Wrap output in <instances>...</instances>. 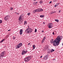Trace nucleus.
I'll return each mask as SVG.
<instances>
[{
    "mask_svg": "<svg viewBox=\"0 0 63 63\" xmlns=\"http://www.w3.org/2000/svg\"><path fill=\"white\" fill-rule=\"evenodd\" d=\"M42 57H43V56H41L40 58H42Z\"/></svg>",
    "mask_w": 63,
    "mask_h": 63,
    "instance_id": "38",
    "label": "nucleus"
},
{
    "mask_svg": "<svg viewBox=\"0 0 63 63\" xmlns=\"http://www.w3.org/2000/svg\"><path fill=\"white\" fill-rule=\"evenodd\" d=\"M3 56H2L0 55V59H3Z\"/></svg>",
    "mask_w": 63,
    "mask_h": 63,
    "instance_id": "15",
    "label": "nucleus"
},
{
    "mask_svg": "<svg viewBox=\"0 0 63 63\" xmlns=\"http://www.w3.org/2000/svg\"><path fill=\"white\" fill-rule=\"evenodd\" d=\"M40 17H44V15H41L40 16Z\"/></svg>",
    "mask_w": 63,
    "mask_h": 63,
    "instance_id": "22",
    "label": "nucleus"
},
{
    "mask_svg": "<svg viewBox=\"0 0 63 63\" xmlns=\"http://www.w3.org/2000/svg\"><path fill=\"white\" fill-rule=\"evenodd\" d=\"M54 51V50L52 49H51V52H53Z\"/></svg>",
    "mask_w": 63,
    "mask_h": 63,
    "instance_id": "18",
    "label": "nucleus"
},
{
    "mask_svg": "<svg viewBox=\"0 0 63 63\" xmlns=\"http://www.w3.org/2000/svg\"><path fill=\"white\" fill-rule=\"evenodd\" d=\"M58 3H57L56 5H55L54 6V7H57V6H58Z\"/></svg>",
    "mask_w": 63,
    "mask_h": 63,
    "instance_id": "19",
    "label": "nucleus"
},
{
    "mask_svg": "<svg viewBox=\"0 0 63 63\" xmlns=\"http://www.w3.org/2000/svg\"><path fill=\"white\" fill-rule=\"evenodd\" d=\"M46 36L44 37L43 40H46Z\"/></svg>",
    "mask_w": 63,
    "mask_h": 63,
    "instance_id": "24",
    "label": "nucleus"
},
{
    "mask_svg": "<svg viewBox=\"0 0 63 63\" xmlns=\"http://www.w3.org/2000/svg\"><path fill=\"white\" fill-rule=\"evenodd\" d=\"M5 51H4L2 53H1L0 55H1V56H4V55H5Z\"/></svg>",
    "mask_w": 63,
    "mask_h": 63,
    "instance_id": "11",
    "label": "nucleus"
},
{
    "mask_svg": "<svg viewBox=\"0 0 63 63\" xmlns=\"http://www.w3.org/2000/svg\"><path fill=\"white\" fill-rule=\"evenodd\" d=\"M25 32L28 34H30L32 32V30L30 28H27L25 31Z\"/></svg>",
    "mask_w": 63,
    "mask_h": 63,
    "instance_id": "3",
    "label": "nucleus"
},
{
    "mask_svg": "<svg viewBox=\"0 0 63 63\" xmlns=\"http://www.w3.org/2000/svg\"><path fill=\"white\" fill-rule=\"evenodd\" d=\"M62 46H63V43L62 44Z\"/></svg>",
    "mask_w": 63,
    "mask_h": 63,
    "instance_id": "41",
    "label": "nucleus"
},
{
    "mask_svg": "<svg viewBox=\"0 0 63 63\" xmlns=\"http://www.w3.org/2000/svg\"><path fill=\"white\" fill-rule=\"evenodd\" d=\"M11 31V30H8V31Z\"/></svg>",
    "mask_w": 63,
    "mask_h": 63,
    "instance_id": "36",
    "label": "nucleus"
},
{
    "mask_svg": "<svg viewBox=\"0 0 63 63\" xmlns=\"http://www.w3.org/2000/svg\"><path fill=\"white\" fill-rule=\"evenodd\" d=\"M13 8H10V10L12 11V10H13Z\"/></svg>",
    "mask_w": 63,
    "mask_h": 63,
    "instance_id": "27",
    "label": "nucleus"
},
{
    "mask_svg": "<svg viewBox=\"0 0 63 63\" xmlns=\"http://www.w3.org/2000/svg\"><path fill=\"white\" fill-rule=\"evenodd\" d=\"M31 59V56H30L24 59V60L25 62H28Z\"/></svg>",
    "mask_w": 63,
    "mask_h": 63,
    "instance_id": "2",
    "label": "nucleus"
},
{
    "mask_svg": "<svg viewBox=\"0 0 63 63\" xmlns=\"http://www.w3.org/2000/svg\"><path fill=\"white\" fill-rule=\"evenodd\" d=\"M4 40H5V39H3V40H2L3 41H4Z\"/></svg>",
    "mask_w": 63,
    "mask_h": 63,
    "instance_id": "39",
    "label": "nucleus"
},
{
    "mask_svg": "<svg viewBox=\"0 0 63 63\" xmlns=\"http://www.w3.org/2000/svg\"><path fill=\"white\" fill-rule=\"evenodd\" d=\"M42 41V43H44L45 41V40L43 39Z\"/></svg>",
    "mask_w": 63,
    "mask_h": 63,
    "instance_id": "29",
    "label": "nucleus"
},
{
    "mask_svg": "<svg viewBox=\"0 0 63 63\" xmlns=\"http://www.w3.org/2000/svg\"><path fill=\"white\" fill-rule=\"evenodd\" d=\"M3 42V41L2 40L1 42H0V43H2V42Z\"/></svg>",
    "mask_w": 63,
    "mask_h": 63,
    "instance_id": "34",
    "label": "nucleus"
},
{
    "mask_svg": "<svg viewBox=\"0 0 63 63\" xmlns=\"http://www.w3.org/2000/svg\"><path fill=\"white\" fill-rule=\"evenodd\" d=\"M22 32H23V31H22V30H20V32H19V33L21 35L22 34Z\"/></svg>",
    "mask_w": 63,
    "mask_h": 63,
    "instance_id": "12",
    "label": "nucleus"
},
{
    "mask_svg": "<svg viewBox=\"0 0 63 63\" xmlns=\"http://www.w3.org/2000/svg\"><path fill=\"white\" fill-rule=\"evenodd\" d=\"M35 32H37V29H35Z\"/></svg>",
    "mask_w": 63,
    "mask_h": 63,
    "instance_id": "28",
    "label": "nucleus"
},
{
    "mask_svg": "<svg viewBox=\"0 0 63 63\" xmlns=\"http://www.w3.org/2000/svg\"><path fill=\"white\" fill-rule=\"evenodd\" d=\"M55 60V59H54L53 60Z\"/></svg>",
    "mask_w": 63,
    "mask_h": 63,
    "instance_id": "43",
    "label": "nucleus"
},
{
    "mask_svg": "<svg viewBox=\"0 0 63 63\" xmlns=\"http://www.w3.org/2000/svg\"><path fill=\"white\" fill-rule=\"evenodd\" d=\"M60 36H58L57 38L56 39H55L53 41V39H52L51 41V44H52L53 43V45L55 47L58 46L59 45V43L60 42V40L62 39V38H60Z\"/></svg>",
    "mask_w": 63,
    "mask_h": 63,
    "instance_id": "1",
    "label": "nucleus"
},
{
    "mask_svg": "<svg viewBox=\"0 0 63 63\" xmlns=\"http://www.w3.org/2000/svg\"><path fill=\"white\" fill-rule=\"evenodd\" d=\"M34 1H36V0H34Z\"/></svg>",
    "mask_w": 63,
    "mask_h": 63,
    "instance_id": "44",
    "label": "nucleus"
},
{
    "mask_svg": "<svg viewBox=\"0 0 63 63\" xmlns=\"http://www.w3.org/2000/svg\"><path fill=\"white\" fill-rule=\"evenodd\" d=\"M53 35H54V32H53Z\"/></svg>",
    "mask_w": 63,
    "mask_h": 63,
    "instance_id": "37",
    "label": "nucleus"
},
{
    "mask_svg": "<svg viewBox=\"0 0 63 63\" xmlns=\"http://www.w3.org/2000/svg\"><path fill=\"white\" fill-rule=\"evenodd\" d=\"M16 14H17V13L16 12Z\"/></svg>",
    "mask_w": 63,
    "mask_h": 63,
    "instance_id": "46",
    "label": "nucleus"
},
{
    "mask_svg": "<svg viewBox=\"0 0 63 63\" xmlns=\"http://www.w3.org/2000/svg\"><path fill=\"white\" fill-rule=\"evenodd\" d=\"M47 25L49 28H51L53 27V24L52 23H49Z\"/></svg>",
    "mask_w": 63,
    "mask_h": 63,
    "instance_id": "6",
    "label": "nucleus"
},
{
    "mask_svg": "<svg viewBox=\"0 0 63 63\" xmlns=\"http://www.w3.org/2000/svg\"><path fill=\"white\" fill-rule=\"evenodd\" d=\"M9 16H10L9 15H8L5 17L4 18V19L6 21H7V20H8L9 19Z\"/></svg>",
    "mask_w": 63,
    "mask_h": 63,
    "instance_id": "9",
    "label": "nucleus"
},
{
    "mask_svg": "<svg viewBox=\"0 0 63 63\" xmlns=\"http://www.w3.org/2000/svg\"><path fill=\"white\" fill-rule=\"evenodd\" d=\"M2 23V20H0V23Z\"/></svg>",
    "mask_w": 63,
    "mask_h": 63,
    "instance_id": "25",
    "label": "nucleus"
},
{
    "mask_svg": "<svg viewBox=\"0 0 63 63\" xmlns=\"http://www.w3.org/2000/svg\"><path fill=\"white\" fill-rule=\"evenodd\" d=\"M36 12H39V9H38L35 10H33V13H35Z\"/></svg>",
    "mask_w": 63,
    "mask_h": 63,
    "instance_id": "10",
    "label": "nucleus"
},
{
    "mask_svg": "<svg viewBox=\"0 0 63 63\" xmlns=\"http://www.w3.org/2000/svg\"><path fill=\"white\" fill-rule=\"evenodd\" d=\"M30 45V43H29L28 44V45Z\"/></svg>",
    "mask_w": 63,
    "mask_h": 63,
    "instance_id": "33",
    "label": "nucleus"
},
{
    "mask_svg": "<svg viewBox=\"0 0 63 63\" xmlns=\"http://www.w3.org/2000/svg\"><path fill=\"white\" fill-rule=\"evenodd\" d=\"M13 39V40H15V39H16V37H14Z\"/></svg>",
    "mask_w": 63,
    "mask_h": 63,
    "instance_id": "30",
    "label": "nucleus"
},
{
    "mask_svg": "<svg viewBox=\"0 0 63 63\" xmlns=\"http://www.w3.org/2000/svg\"><path fill=\"white\" fill-rule=\"evenodd\" d=\"M28 52V51L27 50L26 51H22L21 54L22 55H24L26 53H27V52Z\"/></svg>",
    "mask_w": 63,
    "mask_h": 63,
    "instance_id": "7",
    "label": "nucleus"
},
{
    "mask_svg": "<svg viewBox=\"0 0 63 63\" xmlns=\"http://www.w3.org/2000/svg\"><path fill=\"white\" fill-rule=\"evenodd\" d=\"M55 20L56 21H57V22H59V20L58 19H55Z\"/></svg>",
    "mask_w": 63,
    "mask_h": 63,
    "instance_id": "23",
    "label": "nucleus"
},
{
    "mask_svg": "<svg viewBox=\"0 0 63 63\" xmlns=\"http://www.w3.org/2000/svg\"><path fill=\"white\" fill-rule=\"evenodd\" d=\"M17 15H19V13H17Z\"/></svg>",
    "mask_w": 63,
    "mask_h": 63,
    "instance_id": "35",
    "label": "nucleus"
},
{
    "mask_svg": "<svg viewBox=\"0 0 63 63\" xmlns=\"http://www.w3.org/2000/svg\"><path fill=\"white\" fill-rule=\"evenodd\" d=\"M22 46V44L21 43H20L16 46V49H17V48H20Z\"/></svg>",
    "mask_w": 63,
    "mask_h": 63,
    "instance_id": "4",
    "label": "nucleus"
},
{
    "mask_svg": "<svg viewBox=\"0 0 63 63\" xmlns=\"http://www.w3.org/2000/svg\"><path fill=\"white\" fill-rule=\"evenodd\" d=\"M27 15L28 16H30V13H28Z\"/></svg>",
    "mask_w": 63,
    "mask_h": 63,
    "instance_id": "26",
    "label": "nucleus"
},
{
    "mask_svg": "<svg viewBox=\"0 0 63 63\" xmlns=\"http://www.w3.org/2000/svg\"><path fill=\"white\" fill-rule=\"evenodd\" d=\"M61 10H59V13H61Z\"/></svg>",
    "mask_w": 63,
    "mask_h": 63,
    "instance_id": "31",
    "label": "nucleus"
},
{
    "mask_svg": "<svg viewBox=\"0 0 63 63\" xmlns=\"http://www.w3.org/2000/svg\"><path fill=\"white\" fill-rule=\"evenodd\" d=\"M56 13V11H53L51 12V14H53V13Z\"/></svg>",
    "mask_w": 63,
    "mask_h": 63,
    "instance_id": "14",
    "label": "nucleus"
},
{
    "mask_svg": "<svg viewBox=\"0 0 63 63\" xmlns=\"http://www.w3.org/2000/svg\"><path fill=\"white\" fill-rule=\"evenodd\" d=\"M45 49H48V46H47L45 47Z\"/></svg>",
    "mask_w": 63,
    "mask_h": 63,
    "instance_id": "17",
    "label": "nucleus"
},
{
    "mask_svg": "<svg viewBox=\"0 0 63 63\" xmlns=\"http://www.w3.org/2000/svg\"><path fill=\"white\" fill-rule=\"evenodd\" d=\"M27 22H26V21H25L24 23V25H25V24H27Z\"/></svg>",
    "mask_w": 63,
    "mask_h": 63,
    "instance_id": "21",
    "label": "nucleus"
},
{
    "mask_svg": "<svg viewBox=\"0 0 63 63\" xmlns=\"http://www.w3.org/2000/svg\"><path fill=\"white\" fill-rule=\"evenodd\" d=\"M39 2H40V4H41L43 3V1L42 0H41L39 1Z\"/></svg>",
    "mask_w": 63,
    "mask_h": 63,
    "instance_id": "20",
    "label": "nucleus"
},
{
    "mask_svg": "<svg viewBox=\"0 0 63 63\" xmlns=\"http://www.w3.org/2000/svg\"><path fill=\"white\" fill-rule=\"evenodd\" d=\"M43 24H45V22H43Z\"/></svg>",
    "mask_w": 63,
    "mask_h": 63,
    "instance_id": "42",
    "label": "nucleus"
},
{
    "mask_svg": "<svg viewBox=\"0 0 63 63\" xmlns=\"http://www.w3.org/2000/svg\"><path fill=\"white\" fill-rule=\"evenodd\" d=\"M32 47H33V48L32 49L33 50L34 49H35V46L34 45H33V46Z\"/></svg>",
    "mask_w": 63,
    "mask_h": 63,
    "instance_id": "16",
    "label": "nucleus"
},
{
    "mask_svg": "<svg viewBox=\"0 0 63 63\" xmlns=\"http://www.w3.org/2000/svg\"><path fill=\"white\" fill-rule=\"evenodd\" d=\"M52 3V1H51L49 3V4H50V3Z\"/></svg>",
    "mask_w": 63,
    "mask_h": 63,
    "instance_id": "32",
    "label": "nucleus"
},
{
    "mask_svg": "<svg viewBox=\"0 0 63 63\" xmlns=\"http://www.w3.org/2000/svg\"><path fill=\"white\" fill-rule=\"evenodd\" d=\"M38 10H39V12H42V11H43V10L42 9L39 8L38 9Z\"/></svg>",
    "mask_w": 63,
    "mask_h": 63,
    "instance_id": "13",
    "label": "nucleus"
},
{
    "mask_svg": "<svg viewBox=\"0 0 63 63\" xmlns=\"http://www.w3.org/2000/svg\"><path fill=\"white\" fill-rule=\"evenodd\" d=\"M48 59V55H47L46 56H45L43 58V59L44 60H47Z\"/></svg>",
    "mask_w": 63,
    "mask_h": 63,
    "instance_id": "8",
    "label": "nucleus"
},
{
    "mask_svg": "<svg viewBox=\"0 0 63 63\" xmlns=\"http://www.w3.org/2000/svg\"><path fill=\"white\" fill-rule=\"evenodd\" d=\"M24 15L23 14H22L19 18V20L20 21H21L23 18V16Z\"/></svg>",
    "mask_w": 63,
    "mask_h": 63,
    "instance_id": "5",
    "label": "nucleus"
},
{
    "mask_svg": "<svg viewBox=\"0 0 63 63\" xmlns=\"http://www.w3.org/2000/svg\"><path fill=\"white\" fill-rule=\"evenodd\" d=\"M42 32H44V31H42Z\"/></svg>",
    "mask_w": 63,
    "mask_h": 63,
    "instance_id": "40",
    "label": "nucleus"
},
{
    "mask_svg": "<svg viewBox=\"0 0 63 63\" xmlns=\"http://www.w3.org/2000/svg\"><path fill=\"white\" fill-rule=\"evenodd\" d=\"M38 3V2H36V3Z\"/></svg>",
    "mask_w": 63,
    "mask_h": 63,
    "instance_id": "45",
    "label": "nucleus"
}]
</instances>
